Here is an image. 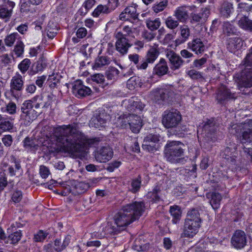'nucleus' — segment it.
Segmentation results:
<instances>
[{
	"label": "nucleus",
	"instance_id": "412c9836",
	"mask_svg": "<svg viewBox=\"0 0 252 252\" xmlns=\"http://www.w3.org/2000/svg\"><path fill=\"white\" fill-rule=\"evenodd\" d=\"M123 105H125L129 112L141 111L144 108V104L137 98H131L123 101Z\"/></svg>",
	"mask_w": 252,
	"mask_h": 252
},
{
	"label": "nucleus",
	"instance_id": "bf43d9fd",
	"mask_svg": "<svg viewBox=\"0 0 252 252\" xmlns=\"http://www.w3.org/2000/svg\"><path fill=\"white\" fill-rule=\"evenodd\" d=\"M58 29L57 26L51 28V23H49L47 28V35L50 38H53L56 35Z\"/></svg>",
	"mask_w": 252,
	"mask_h": 252
},
{
	"label": "nucleus",
	"instance_id": "cd10ccee",
	"mask_svg": "<svg viewBox=\"0 0 252 252\" xmlns=\"http://www.w3.org/2000/svg\"><path fill=\"white\" fill-rule=\"evenodd\" d=\"M24 78L19 73H16L10 81L11 90L21 91L23 88Z\"/></svg>",
	"mask_w": 252,
	"mask_h": 252
},
{
	"label": "nucleus",
	"instance_id": "c756f323",
	"mask_svg": "<svg viewBox=\"0 0 252 252\" xmlns=\"http://www.w3.org/2000/svg\"><path fill=\"white\" fill-rule=\"evenodd\" d=\"M207 197L209 199L210 204L214 210L220 207L221 195L219 193L210 192L207 194Z\"/></svg>",
	"mask_w": 252,
	"mask_h": 252
},
{
	"label": "nucleus",
	"instance_id": "4468645a",
	"mask_svg": "<svg viewBox=\"0 0 252 252\" xmlns=\"http://www.w3.org/2000/svg\"><path fill=\"white\" fill-rule=\"evenodd\" d=\"M237 148L234 143L230 144L229 146H227L221 150L220 156L222 158L226 159L228 162L231 164L235 165L238 160Z\"/></svg>",
	"mask_w": 252,
	"mask_h": 252
},
{
	"label": "nucleus",
	"instance_id": "f3484780",
	"mask_svg": "<svg viewBox=\"0 0 252 252\" xmlns=\"http://www.w3.org/2000/svg\"><path fill=\"white\" fill-rule=\"evenodd\" d=\"M110 116L103 113L97 115L96 113L91 119L89 123L91 127L100 129L106 126L107 121L110 119Z\"/></svg>",
	"mask_w": 252,
	"mask_h": 252
},
{
	"label": "nucleus",
	"instance_id": "bb28decb",
	"mask_svg": "<svg viewBox=\"0 0 252 252\" xmlns=\"http://www.w3.org/2000/svg\"><path fill=\"white\" fill-rule=\"evenodd\" d=\"M210 14V10L208 8H202L199 13H192L191 15V22H204L206 21Z\"/></svg>",
	"mask_w": 252,
	"mask_h": 252
},
{
	"label": "nucleus",
	"instance_id": "864d4df0",
	"mask_svg": "<svg viewBox=\"0 0 252 252\" xmlns=\"http://www.w3.org/2000/svg\"><path fill=\"white\" fill-rule=\"evenodd\" d=\"M33 107L32 105V102L31 100L25 101L22 104L21 107L22 112H34V111L32 110V108Z\"/></svg>",
	"mask_w": 252,
	"mask_h": 252
},
{
	"label": "nucleus",
	"instance_id": "7ed1b4c3",
	"mask_svg": "<svg viewBox=\"0 0 252 252\" xmlns=\"http://www.w3.org/2000/svg\"><path fill=\"white\" fill-rule=\"evenodd\" d=\"M241 67L242 72L236 73L234 79L239 90L242 91L243 88L252 87V47L242 62Z\"/></svg>",
	"mask_w": 252,
	"mask_h": 252
},
{
	"label": "nucleus",
	"instance_id": "9b49d317",
	"mask_svg": "<svg viewBox=\"0 0 252 252\" xmlns=\"http://www.w3.org/2000/svg\"><path fill=\"white\" fill-rule=\"evenodd\" d=\"M97 182V179L90 180L89 182L88 183L81 182H78L77 184L75 181H63L61 180H51L49 182L48 187L49 189H51L52 188V185L55 184V186H61L67 189V186L70 187V186L74 185L76 189H78V191L81 193L87 190L90 187L94 186Z\"/></svg>",
	"mask_w": 252,
	"mask_h": 252
},
{
	"label": "nucleus",
	"instance_id": "b1692460",
	"mask_svg": "<svg viewBox=\"0 0 252 252\" xmlns=\"http://www.w3.org/2000/svg\"><path fill=\"white\" fill-rule=\"evenodd\" d=\"M232 245L237 249L243 248L246 244V237L245 232L241 230H237L231 239Z\"/></svg>",
	"mask_w": 252,
	"mask_h": 252
},
{
	"label": "nucleus",
	"instance_id": "39448f33",
	"mask_svg": "<svg viewBox=\"0 0 252 252\" xmlns=\"http://www.w3.org/2000/svg\"><path fill=\"white\" fill-rule=\"evenodd\" d=\"M201 220L198 210L193 209L188 212L182 237L192 238L198 232Z\"/></svg>",
	"mask_w": 252,
	"mask_h": 252
},
{
	"label": "nucleus",
	"instance_id": "37998d69",
	"mask_svg": "<svg viewBox=\"0 0 252 252\" xmlns=\"http://www.w3.org/2000/svg\"><path fill=\"white\" fill-rule=\"evenodd\" d=\"M147 27L151 31L157 30L160 25V20L159 18H155L154 19H150L147 21Z\"/></svg>",
	"mask_w": 252,
	"mask_h": 252
},
{
	"label": "nucleus",
	"instance_id": "5701e85b",
	"mask_svg": "<svg viewBox=\"0 0 252 252\" xmlns=\"http://www.w3.org/2000/svg\"><path fill=\"white\" fill-rule=\"evenodd\" d=\"M0 169L2 172H8V173H21L22 171L20 164L18 161L11 162L10 164L3 161L0 165Z\"/></svg>",
	"mask_w": 252,
	"mask_h": 252
},
{
	"label": "nucleus",
	"instance_id": "6e6552de",
	"mask_svg": "<svg viewBox=\"0 0 252 252\" xmlns=\"http://www.w3.org/2000/svg\"><path fill=\"white\" fill-rule=\"evenodd\" d=\"M134 37L131 28L129 26H125L122 32H118L116 33V50L123 55L126 54L128 48L132 45L131 40Z\"/></svg>",
	"mask_w": 252,
	"mask_h": 252
},
{
	"label": "nucleus",
	"instance_id": "1a4fd4ad",
	"mask_svg": "<svg viewBox=\"0 0 252 252\" xmlns=\"http://www.w3.org/2000/svg\"><path fill=\"white\" fill-rule=\"evenodd\" d=\"M184 145L179 141L168 142L164 149V154L166 159L173 163H180L184 156Z\"/></svg>",
	"mask_w": 252,
	"mask_h": 252
},
{
	"label": "nucleus",
	"instance_id": "f8f14e48",
	"mask_svg": "<svg viewBox=\"0 0 252 252\" xmlns=\"http://www.w3.org/2000/svg\"><path fill=\"white\" fill-rule=\"evenodd\" d=\"M173 94V88L169 85H163L153 89L149 95V98L156 102L164 100Z\"/></svg>",
	"mask_w": 252,
	"mask_h": 252
},
{
	"label": "nucleus",
	"instance_id": "a878e982",
	"mask_svg": "<svg viewBox=\"0 0 252 252\" xmlns=\"http://www.w3.org/2000/svg\"><path fill=\"white\" fill-rule=\"evenodd\" d=\"M158 141V135L149 134L144 138L143 148L149 152H154L156 149V143Z\"/></svg>",
	"mask_w": 252,
	"mask_h": 252
},
{
	"label": "nucleus",
	"instance_id": "423d86ee",
	"mask_svg": "<svg viewBox=\"0 0 252 252\" xmlns=\"http://www.w3.org/2000/svg\"><path fill=\"white\" fill-rule=\"evenodd\" d=\"M115 121L112 120L116 127L126 128L129 127L132 132L137 133L142 126V121L140 116L133 114H125L116 117Z\"/></svg>",
	"mask_w": 252,
	"mask_h": 252
},
{
	"label": "nucleus",
	"instance_id": "052dcab7",
	"mask_svg": "<svg viewBox=\"0 0 252 252\" xmlns=\"http://www.w3.org/2000/svg\"><path fill=\"white\" fill-rule=\"evenodd\" d=\"M48 235V233L44 232L42 230H39L34 235V240L35 242H42L45 240Z\"/></svg>",
	"mask_w": 252,
	"mask_h": 252
},
{
	"label": "nucleus",
	"instance_id": "49530a36",
	"mask_svg": "<svg viewBox=\"0 0 252 252\" xmlns=\"http://www.w3.org/2000/svg\"><path fill=\"white\" fill-rule=\"evenodd\" d=\"M119 73V70L114 67H110L106 71V76L109 80L116 79Z\"/></svg>",
	"mask_w": 252,
	"mask_h": 252
},
{
	"label": "nucleus",
	"instance_id": "393cba45",
	"mask_svg": "<svg viewBox=\"0 0 252 252\" xmlns=\"http://www.w3.org/2000/svg\"><path fill=\"white\" fill-rule=\"evenodd\" d=\"M242 39L237 36L230 37L227 40V48L229 52L236 54L243 46Z\"/></svg>",
	"mask_w": 252,
	"mask_h": 252
},
{
	"label": "nucleus",
	"instance_id": "c85d7f7f",
	"mask_svg": "<svg viewBox=\"0 0 252 252\" xmlns=\"http://www.w3.org/2000/svg\"><path fill=\"white\" fill-rule=\"evenodd\" d=\"M189 48L197 54H201L205 50L204 42L200 38H196L188 43Z\"/></svg>",
	"mask_w": 252,
	"mask_h": 252
},
{
	"label": "nucleus",
	"instance_id": "c03bdc74",
	"mask_svg": "<svg viewBox=\"0 0 252 252\" xmlns=\"http://www.w3.org/2000/svg\"><path fill=\"white\" fill-rule=\"evenodd\" d=\"M20 40L19 34L17 32H14L7 36L5 39V43L7 46H12L15 41Z\"/></svg>",
	"mask_w": 252,
	"mask_h": 252
},
{
	"label": "nucleus",
	"instance_id": "4d7b16f0",
	"mask_svg": "<svg viewBox=\"0 0 252 252\" xmlns=\"http://www.w3.org/2000/svg\"><path fill=\"white\" fill-rule=\"evenodd\" d=\"M126 152L127 153L132 152L134 153H138L140 152V147L138 142L134 140L133 146L131 147H129L128 145L126 144L124 147Z\"/></svg>",
	"mask_w": 252,
	"mask_h": 252
},
{
	"label": "nucleus",
	"instance_id": "e433bc0d",
	"mask_svg": "<svg viewBox=\"0 0 252 252\" xmlns=\"http://www.w3.org/2000/svg\"><path fill=\"white\" fill-rule=\"evenodd\" d=\"M34 113V112H22L20 116L21 124L25 126L29 125L35 118Z\"/></svg>",
	"mask_w": 252,
	"mask_h": 252
},
{
	"label": "nucleus",
	"instance_id": "3c124183",
	"mask_svg": "<svg viewBox=\"0 0 252 252\" xmlns=\"http://www.w3.org/2000/svg\"><path fill=\"white\" fill-rule=\"evenodd\" d=\"M95 3V0H86L82 5V7L79 11H83V8H84L85 11H82V13H83L85 15L93 7Z\"/></svg>",
	"mask_w": 252,
	"mask_h": 252
},
{
	"label": "nucleus",
	"instance_id": "680f3d73",
	"mask_svg": "<svg viewBox=\"0 0 252 252\" xmlns=\"http://www.w3.org/2000/svg\"><path fill=\"white\" fill-rule=\"evenodd\" d=\"M141 187V178L133 180L131 182V188L130 190L134 193L137 191Z\"/></svg>",
	"mask_w": 252,
	"mask_h": 252
},
{
	"label": "nucleus",
	"instance_id": "72a5a7b5",
	"mask_svg": "<svg viewBox=\"0 0 252 252\" xmlns=\"http://www.w3.org/2000/svg\"><path fill=\"white\" fill-rule=\"evenodd\" d=\"M167 56L169 59L172 69L179 68L182 64V61L181 58L173 52H168Z\"/></svg>",
	"mask_w": 252,
	"mask_h": 252
},
{
	"label": "nucleus",
	"instance_id": "58836bf2",
	"mask_svg": "<svg viewBox=\"0 0 252 252\" xmlns=\"http://www.w3.org/2000/svg\"><path fill=\"white\" fill-rule=\"evenodd\" d=\"M158 45L156 47L151 48L147 52L145 59L149 63H153L158 56V51L157 49Z\"/></svg>",
	"mask_w": 252,
	"mask_h": 252
},
{
	"label": "nucleus",
	"instance_id": "6ab92c4d",
	"mask_svg": "<svg viewBox=\"0 0 252 252\" xmlns=\"http://www.w3.org/2000/svg\"><path fill=\"white\" fill-rule=\"evenodd\" d=\"M72 92L78 97L85 96L91 94L90 88L83 85L81 80H76L72 85Z\"/></svg>",
	"mask_w": 252,
	"mask_h": 252
},
{
	"label": "nucleus",
	"instance_id": "13d9d810",
	"mask_svg": "<svg viewBox=\"0 0 252 252\" xmlns=\"http://www.w3.org/2000/svg\"><path fill=\"white\" fill-rule=\"evenodd\" d=\"M14 52L17 57H20L24 52V44L21 40L17 41L14 48Z\"/></svg>",
	"mask_w": 252,
	"mask_h": 252
},
{
	"label": "nucleus",
	"instance_id": "f257e3e1",
	"mask_svg": "<svg viewBox=\"0 0 252 252\" xmlns=\"http://www.w3.org/2000/svg\"><path fill=\"white\" fill-rule=\"evenodd\" d=\"M98 141L97 138H88L78 130L75 124L57 127L46 126L36 130L31 137L23 141L25 149L32 153L41 151L49 155L55 152L69 154L74 158H85L89 147Z\"/></svg>",
	"mask_w": 252,
	"mask_h": 252
},
{
	"label": "nucleus",
	"instance_id": "f03ea898",
	"mask_svg": "<svg viewBox=\"0 0 252 252\" xmlns=\"http://www.w3.org/2000/svg\"><path fill=\"white\" fill-rule=\"evenodd\" d=\"M145 209L144 203L135 201L124 206L114 216L113 222H109L105 226V234H116L142 216Z\"/></svg>",
	"mask_w": 252,
	"mask_h": 252
},
{
	"label": "nucleus",
	"instance_id": "4be33fe9",
	"mask_svg": "<svg viewBox=\"0 0 252 252\" xmlns=\"http://www.w3.org/2000/svg\"><path fill=\"white\" fill-rule=\"evenodd\" d=\"M19 226L17 223H12L7 229V232L9 235L7 238V242L14 244L17 243L21 239L22 233L20 230L16 231L17 227Z\"/></svg>",
	"mask_w": 252,
	"mask_h": 252
},
{
	"label": "nucleus",
	"instance_id": "69168bd1",
	"mask_svg": "<svg viewBox=\"0 0 252 252\" xmlns=\"http://www.w3.org/2000/svg\"><path fill=\"white\" fill-rule=\"evenodd\" d=\"M121 165V161H115L109 163L106 169L108 172H114L116 169L118 168Z\"/></svg>",
	"mask_w": 252,
	"mask_h": 252
},
{
	"label": "nucleus",
	"instance_id": "a211bd4d",
	"mask_svg": "<svg viewBox=\"0 0 252 252\" xmlns=\"http://www.w3.org/2000/svg\"><path fill=\"white\" fill-rule=\"evenodd\" d=\"M113 156V152L109 147H103L97 150L94 154L95 159L99 162H106L109 161Z\"/></svg>",
	"mask_w": 252,
	"mask_h": 252
},
{
	"label": "nucleus",
	"instance_id": "2eb2a0df",
	"mask_svg": "<svg viewBox=\"0 0 252 252\" xmlns=\"http://www.w3.org/2000/svg\"><path fill=\"white\" fill-rule=\"evenodd\" d=\"M138 5L134 2H131L121 13L119 19L121 21H130L138 18L139 14L137 12Z\"/></svg>",
	"mask_w": 252,
	"mask_h": 252
},
{
	"label": "nucleus",
	"instance_id": "e2e57ef3",
	"mask_svg": "<svg viewBox=\"0 0 252 252\" xmlns=\"http://www.w3.org/2000/svg\"><path fill=\"white\" fill-rule=\"evenodd\" d=\"M167 27L170 29H174L178 26V22L172 17H168L165 21Z\"/></svg>",
	"mask_w": 252,
	"mask_h": 252
},
{
	"label": "nucleus",
	"instance_id": "338daca9",
	"mask_svg": "<svg viewBox=\"0 0 252 252\" xmlns=\"http://www.w3.org/2000/svg\"><path fill=\"white\" fill-rule=\"evenodd\" d=\"M158 191V189H155L153 192H149L148 193L147 195V198L151 199L149 201L155 202L158 200L159 197L157 194Z\"/></svg>",
	"mask_w": 252,
	"mask_h": 252
},
{
	"label": "nucleus",
	"instance_id": "4c0bfd02",
	"mask_svg": "<svg viewBox=\"0 0 252 252\" xmlns=\"http://www.w3.org/2000/svg\"><path fill=\"white\" fill-rule=\"evenodd\" d=\"M170 213L173 217L172 221L174 223H177L181 219L182 211L178 206L174 205L170 207Z\"/></svg>",
	"mask_w": 252,
	"mask_h": 252
},
{
	"label": "nucleus",
	"instance_id": "09e8293b",
	"mask_svg": "<svg viewBox=\"0 0 252 252\" xmlns=\"http://www.w3.org/2000/svg\"><path fill=\"white\" fill-rule=\"evenodd\" d=\"M11 198L12 202L15 203L20 202L23 198V193L19 189L14 190L11 195Z\"/></svg>",
	"mask_w": 252,
	"mask_h": 252
},
{
	"label": "nucleus",
	"instance_id": "a19ab883",
	"mask_svg": "<svg viewBox=\"0 0 252 252\" xmlns=\"http://www.w3.org/2000/svg\"><path fill=\"white\" fill-rule=\"evenodd\" d=\"M174 15L181 22L185 21L188 17L187 11L184 7H178L175 11Z\"/></svg>",
	"mask_w": 252,
	"mask_h": 252
},
{
	"label": "nucleus",
	"instance_id": "2f4dec72",
	"mask_svg": "<svg viewBox=\"0 0 252 252\" xmlns=\"http://www.w3.org/2000/svg\"><path fill=\"white\" fill-rule=\"evenodd\" d=\"M237 18L239 19L238 21V25L243 30L252 32V20L250 19L249 17L246 15L243 16L240 18L239 14L238 15Z\"/></svg>",
	"mask_w": 252,
	"mask_h": 252
},
{
	"label": "nucleus",
	"instance_id": "20e7f679",
	"mask_svg": "<svg viewBox=\"0 0 252 252\" xmlns=\"http://www.w3.org/2000/svg\"><path fill=\"white\" fill-rule=\"evenodd\" d=\"M197 137L201 146L208 148L213 146L217 140L213 119L207 120L198 126Z\"/></svg>",
	"mask_w": 252,
	"mask_h": 252
},
{
	"label": "nucleus",
	"instance_id": "0eeeda50",
	"mask_svg": "<svg viewBox=\"0 0 252 252\" xmlns=\"http://www.w3.org/2000/svg\"><path fill=\"white\" fill-rule=\"evenodd\" d=\"M182 120V116L180 112L177 110L171 109L164 111L162 115V123L165 127L177 128V126L180 124ZM178 127V130H176V134L179 136H182L184 134L183 132L186 131V126H182Z\"/></svg>",
	"mask_w": 252,
	"mask_h": 252
},
{
	"label": "nucleus",
	"instance_id": "774afa93",
	"mask_svg": "<svg viewBox=\"0 0 252 252\" xmlns=\"http://www.w3.org/2000/svg\"><path fill=\"white\" fill-rule=\"evenodd\" d=\"M35 69L34 70V73H37L38 72H41L46 67V63H45L43 61L40 60V61H38L35 64Z\"/></svg>",
	"mask_w": 252,
	"mask_h": 252
},
{
	"label": "nucleus",
	"instance_id": "f704fd0d",
	"mask_svg": "<svg viewBox=\"0 0 252 252\" xmlns=\"http://www.w3.org/2000/svg\"><path fill=\"white\" fill-rule=\"evenodd\" d=\"M61 75L59 72L54 71L48 76L47 83L51 89H54L57 87L61 79Z\"/></svg>",
	"mask_w": 252,
	"mask_h": 252
},
{
	"label": "nucleus",
	"instance_id": "79ce46f5",
	"mask_svg": "<svg viewBox=\"0 0 252 252\" xmlns=\"http://www.w3.org/2000/svg\"><path fill=\"white\" fill-rule=\"evenodd\" d=\"M13 126V123L6 118L1 117L0 121V129L4 131H9Z\"/></svg>",
	"mask_w": 252,
	"mask_h": 252
},
{
	"label": "nucleus",
	"instance_id": "a18cd8bd",
	"mask_svg": "<svg viewBox=\"0 0 252 252\" xmlns=\"http://www.w3.org/2000/svg\"><path fill=\"white\" fill-rule=\"evenodd\" d=\"M222 29L223 33L228 35L234 33L236 32L235 27L229 22L223 23Z\"/></svg>",
	"mask_w": 252,
	"mask_h": 252
},
{
	"label": "nucleus",
	"instance_id": "aec40b11",
	"mask_svg": "<svg viewBox=\"0 0 252 252\" xmlns=\"http://www.w3.org/2000/svg\"><path fill=\"white\" fill-rule=\"evenodd\" d=\"M138 76H133L127 81V87L130 90H133L138 88H143L145 89L149 88L151 86L150 82H144Z\"/></svg>",
	"mask_w": 252,
	"mask_h": 252
},
{
	"label": "nucleus",
	"instance_id": "de8ad7c7",
	"mask_svg": "<svg viewBox=\"0 0 252 252\" xmlns=\"http://www.w3.org/2000/svg\"><path fill=\"white\" fill-rule=\"evenodd\" d=\"M190 31L189 27L186 25L182 26L181 27V36L182 40L179 43L186 41L188 39Z\"/></svg>",
	"mask_w": 252,
	"mask_h": 252
},
{
	"label": "nucleus",
	"instance_id": "8fccbe9b",
	"mask_svg": "<svg viewBox=\"0 0 252 252\" xmlns=\"http://www.w3.org/2000/svg\"><path fill=\"white\" fill-rule=\"evenodd\" d=\"M31 64V61L28 59H25L18 65V68L23 73H25L28 70Z\"/></svg>",
	"mask_w": 252,
	"mask_h": 252
},
{
	"label": "nucleus",
	"instance_id": "6e6d98bb",
	"mask_svg": "<svg viewBox=\"0 0 252 252\" xmlns=\"http://www.w3.org/2000/svg\"><path fill=\"white\" fill-rule=\"evenodd\" d=\"M11 10H8L7 7H2L0 8V18L7 21L11 16Z\"/></svg>",
	"mask_w": 252,
	"mask_h": 252
},
{
	"label": "nucleus",
	"instance_id": "9d476101",
	"mask_svg": "<svg viewBox=\"0 0 252 252\" xmlns=\"http://www.w3.org/2000/svg\"><path fill=\"white\" fill-rule=\"evenodd\" d=\"M233 130L241 143H252V119L247 120L239 125H233L231 133H233Z\"/></svg>",
	"mask_w": 252,
	"mask_h": 252
},
{
	"label": "nucleus",
	"instance_id": "603ef678",
	"mask_svg": "<svg viewBox=\"0 0 252 252\" xmlns=\"http://www.w3.org/2000/svg\"><path fill=\"white\" fill-rule=\"evenodd\" d=\"M167 5V1L163 0L154 4L153 6V9L155 12L157 13L163 10Z\"/></svg>",
	"mask_w": 252,
	"mask_h": 252
},
{
	"label": "nucleus",
	"instance_id": "ea45409f",
	"mask_svg": "<svg viewBox=\"0 0 252 252\" xmlns=\"http://www.w3.org/2000/svg\"><path fill=\"white\" fill-rule=\"evenodd\" d=\"M233 9V5L231 3L225 2L221 5L220 13L222 16L227 18L230 16Z\"/></svg>",
	"mask_w": 252,
	"mask_h": 252
},
{
	"label": "nucleus",
	"instance_id": "c9c22d12",
	"mask_svg": "<svg viewBox=\"0 0 252 252\" xmlns=\"http://www.w3.org/2000/svg\"><path fill=\"white\" fill-rule=\"evenodd\" d=\"M168 70L167 64L163 59H160V62L154 68V73L158 76H163L165 74Z\"/></svg>",
	"mask_w": 252,
	"mask_h": 252
},
{
	"label": "nucleus",
	"instance_id": "473e14b6",
	"mask_svg": "<svg viewBox=\"0 0 252 252\" xmlns=\"http://www.w3.org/2000/svg\"><path fill=\"white\" fill-rule=\"evenodd\" d=\"M111 61V59L107 56L98 57L95 60L93 65V69L94 70H100L105 66L109 64Z\"/></svg>",
	"mask_w": 252,
	"mask_h": 252
},
{
	"label": "nucleus",
	"instance_id": "7c9ffc66",
	"mask_svg": "<svg viewBox=\"0 0 252 252\" xmlns=\"http://www.w3.org/2000/svg\"><path fill=\"white\" fill-rule=\"evenodd\" d=\"M71 236L67 235L62 242L61 239H56L54 241L53 248L57 252H61L64 250L70 243Z\"/></svg>",
	"mask_w": 252,
	"mask_h": 252
},
{
	"label": "nucleus",
	"instance_id": "ddd939ff",
	"mask_svg": "<svg viewBox=\"0 0 252 252\" xmlns=\"http://www.w3.org/2000/svg\"><path fill=\"white\" fill-rule=\"evenodd\" d=\"M124 0H109L107 4L98 5L94 10L92 15L94 17H98L101 14H107L114 9L119 5L120 3Z\"/></svg>",
	"mask_w": 252,
	"mask_h": 252
},
{
	"label": "nucleus",
	"instance_id": "0e129e2a",
	"mask_svg": "<svg viewBox=\"0 0 252 252\" xmlns=\"http://www.w3.org/2000/svg\"><path fill=\"white\" fill-rule=\"evenodd\" d=\"M237 11L239 12L246 11L249 12L252 10V4L249 5L246 3H240L238 5Z\"/></svg>",
	"mask_w": 252,
	"mask_h": 252
},
{
	"label": "nucleus",
	"instance_id": "5fc2aeb1",
	"mask_svg": "<svg viewBox=\"0 0 252 252\" xmlns=\"http://www.w3.org/2000/svg\"><path fill=\"white\" fill-rule=\"evenodd\" d=\"M16 105L13 102H9L6 105L5 108H1V111L3 112H6L10 115L16 113Z\"/></svg>",
	"mask_w": 252,
	"mask_h": 252
},
{
	"label": "nucleus",
	"instance_id": "dca6fc26",
	"mask_svg": "<svg viewBox=\"0 0 252 252\" xmlns=\"http://www.w3.org/2000/svg\"><path fill=\"white\" fill-rule=\"evenodd\" d=\"M237 97L236 92H231L225 86H221L217 93V99L220 103H224L225 101L234 100Z\"/></svg>",
	"mask_w": 252,
	"mask_h": 252
}]
</instances>
